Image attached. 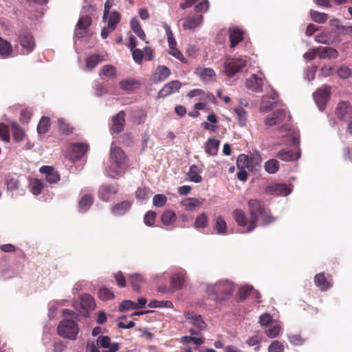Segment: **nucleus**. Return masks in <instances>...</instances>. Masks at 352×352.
Segmentation results:
<instances>
[{
    "instance_id": "17",
    "label": "nucleus",
    "mask_w": 352,
    "mask_h": 352,
    "mask_svg": "<svg viewBox=\"0 0 352 352\" xmlns=\"http://www.w3.org/2000/svg\"><path fill=\"white\" fill-rule=\"evenodd\" d=\"M87 151V146L84 143L72 144L69 147L70 158L72 160H78L86 153Z\"/></svg>"
},
{
    "instance_id": "12",
    "label": "nucleus",
    "mask_w": 352,
    "mask_h": 352,
    "mask_svg": "<svg viewBox=\"0 0 352 352\" xmlns=\"http://www.w3.org/2000/svg\"><path fill=\"white\" fill-rule=\"evenodd\" d=\"M126 168V164L110 162V165L106 169L109 177L118 179L120 177Z\"/></svg>"
},
{
    "instance_id": "24",
    "label": "nucleus",
    "mask_w": 352,
    "mask_h": 352,
    "mask_svg": "<svg viewBox=\"0 0 352 352\" xmlns=\"http://www.w3.org/2000/svg\"><path fill=\"white\" fill-rule=\"evenodd\" d=\"M125 113L123 111H120L117 113V115L114 116L112 118L113 126L112 130L115 133H120L124 129L125 120H124Z\"/></svg>"
},
{
    "instance_id": "57",
    "label": "nucleus",
    "mask_w": 352,
    "mask_h": 352,
    "mask_svg": "<svg viewBox=\"0 0 352 352\" xmlns=\"http://www.w3.org/2000/svg\"><path fill=\"white\" fill-rule=\"evenodd\" d=\"M171 280L172 283L176 289H179L184 285L185 278L182 274H175L172 277Z\"/></svg>"
},
{
    "instance_id": "59",
    "label": "nucleus",
    "mask_w": 352,
    "mask_h": 352,
    "mask_svg": "<svg viewBox=\"0 0 352 352\" xmlns=\"http://www.w3.org/2000/svg\"><path fill=\"white\" fill-rule=\"evenodd\" d=\"M208 225V219L206 213H201L199 215L195 221V227L197 229L204 228Z\"/></svg>"
},
{
    "instance_id": "39",
    "label": "nucleus",
    "mask_w": 352,
    "mask_h": 352,
    "mask_svg": "<svg viewBox=\"0 0 352 352\" xmlns=\"http://www.w3.org/2000/svg\"><path fill=\"white\" fill-rule=\"evenodd\" d=\"M12 47L10 43L0 37V56L7 58L11 56Z\"/></svg>"
},
{
    "instance_id": "5",
    "label": "nucleus",
    "mask_w": 352,
    "mask_h": 352,
    "mask_svg": "<svg viewBox=\"0 0 352 352\" xmlns=\"http://www.w3.org/2000/svg\"><path fill=\"white\" fill-rule=\"evenodd\" d=\"M247 62L248 60L246 57L241 56L228 58L224 62V71L228 76L232 77L242 68L245 67Z\"/></svg>"
},
{
    "instance_id": "42",
    "label": "nucleus",
    "mask_w": 352,
    "mask_h": 352,
    "mask_svg": "<svg viewBox=\"0 0 352 352\" xmlns=\"http://www.w3.org/2000/svg\"><path fill=\"white\" fill-rule=\"evenodd\" d=\"M120 19V14L116 11L109 13V16L106 21L107 20V25L110 30H114L116 29Z\"/></svg>"
},
{
    "instance_id": "29",
    "label": "nucleus",
    "mask_w": 352,
    "mask_h": 352,
    "mask_svg": "<svg viewBox=\"0 0 352 352\" xmlns=\"http://www.w3.org/2000/svg\"><path fill=\"white\" fill-rule=\"evenodd\" d=\"M220 142L214 138H209L205 144V151L209 155H216L218 152Z\"/></svg>"
},
{
    "instance_id": "62",
    "label": "nucleus",
    "mask_w": 352,
    "mask_h": 352,
    "mask_svg": "<svg viewBox=\"0 0 352 352\" xmlns=\"http://www.w3.org/2000/svg\"><path fill=\"white\" fill-rule=\"evenodd\" d=\"M167 201V197L163 194H157L153 198V204L155 207L161 208L164 206Z\"/></svg>"
},
{
    "instance_id": "31",
    "label": "nucleus",
    "mask_w": 352,
    "mask_h": 352,
    "mask_svg": "<svg viewBox=\"0 0 352 352\" xmlns=\"http://www.w3.org/2000/svg\"><path fill=\"white\" fill-rule=\"evenodd\" d=\"M93 204V197L91 194L82 195L78 204V209L80 212H86Z\"/></svg>"
},
{
    "instance_id": "7",
    "label": "nucleus",
    "mask_w": 352,
    "mask_h": 352,
    "mask_svg": "<svg viewBox=\"0 0 352 352\" xmlns=\"http://www.w3.org/2000/svg\"><path fill=\"white\" fill-rule=\"evenodd\" d=\"M19 42L20 47L19 49L21 54H28L33 51L36 43L32 34L25 30L20 33L19 36Z\"/></svg>"
},
{
    "instance_id": "10",
    "label": "nucleus",
    "mask_w": 352,
    "mask_h": 352,
    "mask_svg": "<svg viewBox=\"0 0 352 352\" xmlns=\"http://www.w3.org/2000/svg\"><path fill=\"white\" fill-rule=\"evenodd\" d=\"M286 118V111L284 109H278L268 114L264 120L267 126L272 127L282 124Z\"/></svg>"
},
{
    "instance_id": "44",
    "label": "nucleus",
    "mask_w": 352,
    "mask_h": 352,
    "mask_svg": "<svg viewBox=\"0 0 352 352\" xmlns=\"http://www.w3.org/2000/svg\"><path fill=\"white\" fill-rule=\"evenodd\" d=\"M129 280L133 289L137 292L140 293L141 283L143 280L142 276L140 274H132L129 275Z\"/></svg>"
},
{
    "instance_id": "60",
    "label": "nucleus",
    "mask_w": 352,
    "mask_h": 352,
    "mask_svg": "<svg viewBox=\"0 0 352 352\" xmlns=\"http://www.w3.org/2000/svg\"><path fill=\"white\" fill-rule=\"evenodd\" d=\"M315 41L322 44L329 45L331 43L329 34L325 32L317 34L315 36Z\"/></svg>"
},
{
    "instance_id": "9",
    "label": "nucleus",
    "mask_w": 352,
    "mask_h": 352,
    "mask_svg": "<svg viewBox=\"0 0 352 352\" xmlns=\"http://www.w3.org/2000/svg\"><path fill=\"white\" fill-rule=\"evenodd\" d=\"M292 189L286 184L276 183L267 186L265 189L266 194L275 196H287Z\"/></svg>"
},
{
    "instance_id": "3",
    "label": "nucleus",
    "mask_w": 352,
    "mask_h": 352,
    "mask_svg": "<svg viewBox=\"0 0 352 352\" xmlns=\"http://www.w3.org/2000/svg\"><path fill=\"white\" fill-rule=\"evenodd\" d=\"M85 5L82 7L81 15L77 23V28L75 31V37L81 38L84 36L82 32L91 24V16L96 12V7L91 4L89 0H85Z\"/></svg>"
},
{
    "instance_id": "51",
    "label": "nucleus",
    "mask_w": 352,
    "mask_h": 352,
    "mask_svg": "<svg viewBox=\"0 0 352 352\" xmlns=\"http://www.w3.org/2000/svg\"><path fill=\"white\" fill-rule=\"evenodd\" d=\"M236 165L239 169H245L246 168H251L249 157L245 154H241L239 155L236 160Z\"/></svg>"
},
{
    "instance_id": "52",
    "label": "nucleus",
    "mask_w": 352,
    "mask_h": 352,
    "mask_svg": "<svg viewBox=\"0 0 352 352\" xmlns=\"http://www.w3.org/2000/svg\"><path fill=\"white\" fill-rule=\"evenodd\" d=\"M50 125V119L47 117H43L37 126L38 135L45 134L49 130Z\"/></svg>"
},
{
    "instance_id": "46",
    "label": "nucleus",
    "mask_w": 352,
    "mask_h": 352,
    "mask_svg": "<svg viewBox=\"0 0 352 352\" xmlns=\"http://www.w3.org/2000/svg\"><path fill=\"white\" fill-rule=\"evenodd\" d=\"M264 168L269 174H274L279 168V163L276 160L271 159L265 163Z\"/></svg>"
},
{
    "instance_id": "33",
    "label": "nucleus",
    "mask_w": 352,
    "mask_h": 352,
    "mask_svg": "<svg viewBox=\"0 0 352 352\" xmlns=\"http://www.w3.org/2000/svg\"><path fill=\"white\" fill-rule=\"evenodd\" d=\"M203 21V16L202 15H199L196 16H193L192 18H190L187 19L184 23H183V28L184 30H194L196 28L201 25Z\"/></svg>"
},
{
    "instance_id": "16",
    "label": "nucleus",
    "mask_w": 352,
    "mask_h": 352,
    "mask_svg": "<svg viewBox=\"0 0 352 352\" xmlns=\"http://www.w3.org/2000/svg\"><path fill=\"white\" fill-rule=\"evenodd\" d=\"M336 115L340 120H346L352 116V107L347 102H341L336 108Z\"/></svg>"
},
{
    "instance_id": "45",
    "label": "nucleus",
    "mask_w": 352,
    "mask_h": 352,
    "mask_svg": "<svg viewBox=\"0 0 352 352\" xmlns=\"http://www.w3.org/2000/svg\"><path fill=\"white\" fill-rule=\"evenodd\" d=\"M100 76H104L109 78H114L117 76L116 68L111 65H105L102 67Z\"/></svg>"
},
{
    "instance_id": "26",
    "label": "nucleus",
    "mask_w": 352,
    "mask_h": 352,
    "mask_svg": "<svg viewBox=\"0 0 352 352\" xmlns=\"http://www.w3.org/2000/svg\"><path fill=\"white\" fill-rule=\"evenodd\" d=\"M126 155L123 151L117 146L111 147L110 150V162L125 164Z\"/></svg>"
},
{
    "instance_id": "64",
    "label": "nucleus",
    "mask_w": 352,
    "mask_h": 352,
    "mask_svg": "<svg viewBox=\"0 0 352 352\" xmlns=\"http://www.w3.org/2000/svg\"><path fill=\"white\" fill-rule=\"evenodd\" d=\"M284 346L283 344L278 341L275 340L268 347V352H283Z\"/></svg>"
},
{
    "instance_id": "40",
    "label": "nucleus",
    "mask_w": 352,
    "mask_h": 352,
    "mask_svg": "<svg viewBox=\"0 0 352 352\" xmlns=\"http://www.w3.org/2000/svg\"><path fill=\"white\" fill-rule=\"evenodd\" d=\"M131 28L133 32L142 41H145L146 35L142 30L138 19H132L130 22Z\"/></svg>"
},
{
    "instance_id": "48",
    "label": "nucleus",
    "mask_w": 352,
    "mask_h": 352,
    "mask_svg": "<svg viewBox=\"0 0 352 352\" xmlns=\"http://www.w3.org/2000/svg\"><path fill=\"white\" fill-rule=\"evenodd\" d=\"M227 224L225 220L220 216L216 217L214 228L219 234H224L226 232Z\"/></svg>"
},
{
    "instance_id": "54",
    "label": "nucleus",
    "mask_w": 352,
    "mask_h": 352,
    "mask_svg": "<svg viewBox=\"0 0 352 352\" xmlns=\"http://www.w3.org/2000/svg\"><path fill=\"white\" fill-rule=\"evenodd\" d=\"M281 331V324H275L265 331V334L270 338H275L278 337Z\"/></svg>"
},
{
    "instance_id": "22",
    "label": "nucleus",
    "mask_w": 352,
    "mask_h": 352,
    "mask_svg": "<svg viewBox=\"0 0 352 352\" xmlns=\"http://www.w3.org/2000/svg\"><path fill=\"white\" fill-rule=\"evenodd\" d=\"M117 187L116 186L102 185L98 190L100 198L104 201H108L110 197L117 192Z\"/></svg>"
},
{
    "instance_id": "43",
    "label": "nucleus",
    "mask_w": 352,
    "mask_h": 352,
    "mask_svg": "<svg viewBox=\"0 0 352 352\" xmlns=\"http://www.w3.org/2000/svg\"><path fill=\"white\" fill-rule=\"evenodd\" d=\"M11 128L14 140L16 142L21 141L25 135L23 129L15 122L11 123Z\"/></svg>"
},
{
    "instance_id": "47",
    "label": "nucleus",
    "mask_w": 352,
    "mask_h": 352,
    "mask_svg": "<svg viewBox=\"0 0 352 352\" xmlns=\"http://www.w3.org/2000/svg\"><path fill=\"white\" fill-rule=\"evenodd\" d=\"M65 302V300H56L50 302L48 304L49 317H53L58 308L59 307L63 306Z\"/></svg>"
},
{
    "instance_id": "50",
    "label": "nucleus",
    "mask_w": 352,
    "mask_h": 352,
    "mask_svg": "<svg viewBox=\"0 0 352 352\" xmlns=\"http://www.w3.org/2000/svg\"><path fill=\"white\" fill-rule=\"evenodd\" d=\"M187 96L189 98H194L196 96H201V99L207 98L208 100H211V99L214 98V96L212 94H211L209 92L205 93L202 89H195L190 90L188 93Z\"/></svg>"
},
{
    "instance_id": "58",
    "label": "nucleus",
    "mask_w": 352,
    "mask_h": 352,
    "mask_svg": "<svg viewBox=\"0 0 352 352\" xmlns=\"http://www.w3.org/2000/svg\"><path fill=\"white\" fill-rule=\"evenodd\" d=\"M148 307L151 308H158V307L170 308V307H173V303L171 301H169V300L160 301V300H153L149 302Z\"/></svg>"
},
{
    "instance_id": "32",
    "label": "nucleus",
    "mask_w": 352,
    "mask_h": 352,
    "mask_svg": "<svg viewBox=\"0 0 352 352\" xmlns=\"http://www.w3.org/2000/svg\"><path fill=\"white\" fill-rule=\"evenodd\" d=\"M82 307L86 310H93L96 307L94 298L88 294H82L80 298Z\"/></svg>"
},
{
    "instance_id": "2",
    "label": "nucleus",
    "mask_w": 352,
    "mask_h": 352,
    "mask_svg": "<svg viewBox=\"0 0 352 352\" xmlns=\"http://www.w3.org/2000/svg\"><path fill=\"white\" fill-rule=\"evenodd\" d=\"M235 290L234 283L229 280H220L214 283H208L206 286L207 295L219 302L229 298Z\"/></svg>"
},
{
    "instance_id": "25",
    "label": "nucleus",
    "mask_w": 352,
    "mask_h": 352,
    "mask_svg": "<svg viewBox=\"0 0 352 352\" xmlns=\"http://www.w3.org/2000/svg\"><path fill=\"white\" fill-rule=\"evenodd\" d=\"M314 282L321 291H327L333 286L331 280L325 278L322 273H319L315 276Z\"/></svg>"
},
{
    "instance_id": "63",
    "label": "nucleus",
    "mask_w": 352,
    "mask_h": 352,
    "mask_svg": "<svg viewBox=\"0 0 352 352\" xmlns=\"http://www.w3.org/2000/svg\"><path fill=\"white\" fill-rule=\"evenodd\" d=\"M337 74L340 78L346 79L351 76L352 71L346 66H342L337 70Z\"/></svg>"
},
{
    "instance_id": "1",
    "label": "nucleus",
    "mask_w": 352,
    "mask_h": 352,
    "mask_svg": "<svg viewBox=\"0 0 352 352\" xmlns=\"http://www.w3.org/2000/svg\"><path fill=\"white\" fill-rule=\"evenodd\" d=\"M248 204L250 214L249 221L241 210L236 209L232 212V217L237 224L245 229V232H250L256 227V222L259 217L263 225H267L274 221L275 219L270 215L269 210L262 206L258 201L251 199Z\"/></svg>"
},
{
    "instance_id": "23",
    "label": "nucleus",
    "mask_w": 352,
    "mask_h": 352,
    "mask_svg": "<svg viewBox=\"0 0 352 352\" xmlns=\"http://www.w3.org/2000/svg\"><path fill=\"white\" fill-rule=\"evenodd\" d=\"M317 51L320 59H335L338 56V51L330 47H317Z\"/></svg>"
},
{
    "instance_id": "20",
    "label": "nucleus",
    "mask_w": 352,
    "mask_h": 352,
    "mask_svg": "<svg viewBox=\"0 0 352 352\" xmlns=\"http://www.w3.org/2000/svg\"><path fill=\"white\" fill-rule=\"evenodd\" d=\"M195 73L200 77L201 80L205 82L208 83L215 80V72L211 68H197Z\"/></svg>"
},
{
    "instance_id": "38",
    "label": "nucleus",
    "mask_w": 352,
    "mask_h": 352,
    "mask_svg": "<svg viewBox=\"0 0 352 352\" xmlns=\"http://www.w3.org/2000/svg\"><path fill=\"white\" fill-rule=\"evenodd\" d=\"M29 187L31 192L34 195H38L41 194L44 186L43 182L38 179H31L29 182Z\"/></svg>"
},
{
    "instance_id": "15",
    "label": "nucleus",
    "mask_w": 352,
    "mask_h": 352,
    "mask_svg": "<svg viewBox=\"0 0 352 352\" xmlns=\"http://www.w3.org/2000/svg\"><path fill=\"white\" fill-rule=\"evenodd\" d=\"M39 171L45 175V180L50 184H56L60 180L59 174L50 166H43Z\"/></svg>"
},
{
    "instance_id": "14",
    "label": "nucleus",
    "mask_w": 352,
    "mask_h": 352,
    "mask_svg": "<svg viewBox=\"0 0 352 352\" xmlns=\"http://www.w3.org/2000/svg\"><path fill=\"white\" fill-rule=\"evenodd\" d=\"M278 102V96L276 93H273L270 97L263 96L260 105V111L266 113L272 109Z\"/></svg>"
},
{
    "instance_id": "18",
    "label": "nucleus",
    "mask_w": 352,
    "mask_h": 352,
    "mask_svg": "<svg viewBox=\"0 0 352 352\" xmlns=\"http://www.w3.org/2000/svg\"><path fill=\"white\" fill-rule=\"evenodd\" d=\"M170 75V70L166 66H158L152 75V80L154 83L161 82L165 80Z\"/></svg>"
},
{
    "instance_id": "4",
    "label": "nucleus",
    "mask_w": 352,
    "mask_h": 352,
    "mask_svg": "<svg viewBox=\"0 0 352 352\" xmlns=\"http://www.w3.org/2000/svg\"><path fill=\"white\" fill-rule=\"evenodd\" d=\"M57 332L64 338L75 340L79 332L78 325L74 320H63L58 324Z\"/></svg>"
},
{
    "instance_id": "37",
    "label": "nucleus",
    "mask_w": 352,
    "mask_h": 352,
    "mask_svg": "<svg viewBox=\"0 0 352 352\" xmlns=\"http://www.w3.org/2000/svg\"><path fill=\"white\" fill-rule=\"evenodd\" d=\"M201 202L193 197L187 198L182 201V205L186 210L193 211L196 208L199 207Z\"/></svg>"
},
{
    "instance_id": "55",
    "label": "nucleus",
    "mask_w": 352,
    "mask_h": 352,
    "mask_svg": "<svg viewBox=\"0 0 352 352\" xmlns=\"http://www.w3.org/2000/svg\"><path fill=\"white\" fill-rule=\"evenodd\" d=\"M162 25L166 31L169 48L176 47L177 42L173 36L170 27L166 23H163Z\"/></svg>"
},
{
    "instance_id": "30",
    "label": "nucleus",
    "mask_w": 352,
    "mask_h": 352,
    "mask_svg": "<svg viewBox=\"0 0 352 352\" xmlns=\"http://www.w3.org/2000/svg\"><path fill=\"white\" fill-rule=\"evenodd\" d=\"M300 156V153H294L292 151H285L282 150L277 153L276 157L280 160L285 162H292L294 160H297Z\"/></svg>"
},
{
    "instance_id": "28",
    "label": "nucleus",
    "mask_w": 352,
    "mask_h": 352,
    "mask_svg": "<svg viewBox=\"0 0 352 352\" xmlns=\"http://www.w3.org/2000/svg\"><path fill=\"white\" fill-rule=\"evenodd\" d=\"M119 85L123 91H132L140 87V82L133 78H126L122 80Z\"/></svg>"
},
{
    "instance_id": "35",
    "label": "nucleus",
    "mask_w": 352,
    "mask_h": 352,
    "mask_svg": "<svg viewBox=\"0 0 352 352\" xmlns=\"http://www.w3.org/2000/svg\"><path fill=\"white\" fill-rule=\"evenodd\" d=\"M152 191L147 187H139L135 192V197L140 202H144L152 195Z\"/></svg>"
},
{
    "instance_id": "13",
    "label": "nucleus",
    "mask_w": 352,
    "mask_h": 352,
    "mask_svg": "<svg viewBox=\"0 0 352 352\" xmlns=\"http://www.w3.org/2000/svg\"><path fill=\"white\" fill-rule=\"evenodd\" d=\"M182 83L179 80H172L166 83L158 93L159 98H165L177 91L181 88Z\"/></svg>"
},
{
    "instance_id": "19",
    "label": "nucleus",
    "mask_w": 352,
    "mask_h": 352,
    "mask_svg": "<svg viewBox=\"0 0 352 352\" xmlns=\"http://www.w3.org/2000/svg\"><path fill=\"white\" fill-rule=\"evenodd\" d=\"M280 131H284L285 134L283 135L286 136L288 140H283L281 144H289L292 145L298 144L300 142L299 132L293 129L281 128Z\"/></svg>"
},
{
    "instance_id": "27",
    "label": "nucleus",
    "mask_w": 352,
    "mask_h": 352,
    "mask_svg": "<svg viewBox=\"0 0 352 352\" xmlns=\"http://www.w3.org/2000/svg\"><path fill=\"white\" fill-rule=\"evenodd\" d=\"M132 203L129 201H123L120 203L114 204L111 208V212L115 215H123L129 211L131 207Z\"/></svg>"
},
{
    "instance_id": "21",
    "label": "nucleus",
    "mask_w": 352,
    "mask_h": 352,
    "mask_svg": "<svg viewBox=\"0 0 352 352\" xmlns=\"http://www.w3.org/2000/svg\"><path fill=\"white\" fill-rule=\"evenodd\" d=\"M229 38L230 42V48L234 47L243 39V32L238 28H230L229 29Z\"/></svg>"
},
{
    "instance_id": "61",
    "label": "nucleus",
    "mask_w": 352,
    "mask_h": 352,
    "mask_svg": "<svg viewBox=\"0 0 352 352\" xmlns=\"http://www.w3.org/2000/svg\"><path fill=\"white\" fill-rule=\"evenodd\" d=\"M237 118L241 126H244L247 120V113L242 107H237L234 109Z\"/></svg>"
},
{
    "instance_id": "56",
    "label": "nucleus",
    "mask_w": 352,
    "mask_h": 352,
    "mask_svg": "<svg viewBox=\"0 0 352 352\" xmlns=\"http://www.w3.org/2000/svg\"><path fill=\"white\" fill-rule=\"evenodd\" d=\"M310 16L314 21L318 23H324L328 19L327 14L315 10H311Z\"/></svg>"
},
{
    "instance_id": "34",
    "label": "nucleus",
    "mask_w": 352,
    "mask_h": 352,
    "mask_svg": "<svg viewBox=\"0 0 352 352\" xmlns=\"http://www.w3.org/2000/svg\"><path fill=\"white\" fill-rule=\"evenodd\" d=\"M201 170L198 168L195 164L191 165L187 175L190 182L194 183H200L202 180L201 176L200 175Z\"/></svg>"
},
{
    "instance_id": "8",
    "label": "nucleus",
    "mask_w": 352,
    "mask_h": 352,
    "mask_svg": "<svg viewBox=\"0 0 352 352\" xmlns=\"http://www.w3.org/2000/svg\"><path fill=\"white\" fill-rule=\"evenodd\" d=\"M331 94V86L324 85L318 89L314 94L313 97L315 102L320 111H323L326 107V103Z\"/></svg>"
},
{
    "instance_id": "11",
    "label": "nucleus",
    "mask_w": 352,
    "mask_h": 352,
    "mask_svg": "<svg viewBox=\"0 0 352 352\" xmlns=\"http://www.w3.org/2000/svg\"><path fill=\"white\" fill-rule=\"evenodd\" d=\"M263 79L261 74H252L245 81V87L255 92H261L263 89Z\"/></svg>"
},
{
    "instance_id": "53",
    "label": "nucleus",
    "mask_w": 352,
    "mask_h": 352,
    "mask_svg": "<svg viewBox=\"0 0 352 352\" xmlns=\"http://www.w3.org/2000/svg\"><path fill=\"white\" fill-rule=\"evenodd\" d=\"M249 160L251 165V169H253L255 168V166H260L262 162V157L258 151H254L252 153H251Z\"/></svg>"
},
{
    "instance_id": "6",
    "label": "nucleus",
    "mask_w": 352,
    "mask_h": 352,
    "mask_svg": "<svg viewBox=\"0 0 352 352\" xmlns=\"http://www.w3.org/2000/svg\"><path fill=\"white\" fill-rule=\"evenodd\" d=\"M184 316L185 318L184 322H188L194 327V329H190L191 335H197L198 332L203 330L206 326L201 315L193 312L185 311Z\"/></svg>"
},
{
    "instance_id": "49",
    "label": "nucleus",
    "mask_w": 352,
    "mask_h": 352,
    "mask_svg": "<svg viewBox=\"0 0 352 352\" xmlns=\"http://www.w3.org/2000/svg\"><path fill=\"white\" fill-rule=\"evenodd\" d=\"M98 297L103 301L109 300L114 298L113 292L107 287H102L98 292Z\"/></svg>"
},
{
    "instance_id": "36",
    "label": "nucleus",
    "mask_w": 352,
    "mask_h": 352,
    "mask_svg": "<svg viewBox=\"0 0 352 352\" xmlns=\"http://www.w3.org/2000/svg\"><path fill=\"white\" fill-rule=\"evenodd\" d=\"M102 58L100 55L94 54L89 56L85 60V67L88 70L94 69L100 62Z\"/></svg>"
},
{
    "instance_id": "41",
    "label": "nucleus",
    "mask_w": 352,
    "mask_h": 352,
    "mask_svg": "<svg viewBox=\"0 0 352 352\" xmlns=\"http://www.w3.org/2000/svg\"><path fill=\"white\" fill-rule=\"evenodd\" d=\"M176 219L177 217L175 213L170 210L165 211L161 217L162 223L164 226L173 225L175 222Z\"/></svg>"
}]
</instances>
